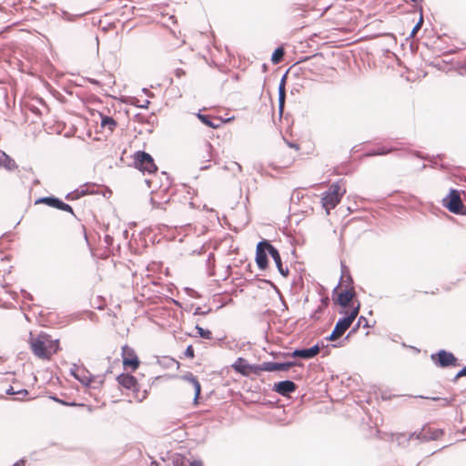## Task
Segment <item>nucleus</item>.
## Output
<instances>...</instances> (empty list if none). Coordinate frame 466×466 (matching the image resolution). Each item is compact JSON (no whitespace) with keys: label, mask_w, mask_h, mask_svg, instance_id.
Returning a JSON list of instances; mask_svg holds the SVG:
<instances>
[{"label":"nucleus","mask_w":466,"mask_h":466,"mask_svg":"<svg viewBox=\"0 0 466 466\" xmlns=\"http://www.w3.org/2000/svg\"><path fill=\"white\" fill-rule=\"evenodd\" d=\"M74 377L85 386H93L94 383H101L102 380L96 381V377L90 374L85 368H76L73 372Z\"/></svg>","instance_id":"nucleus-13"},{"label":"nucleus","mask_w":466,"mask_h":466,"mask_svg":"<svg viewBox=\"0 0 466 466\" xmlns=\"http://www.w3.org/2000/svg\"><path fill=\"white\" fill-rule=\"evenodd\" d=\"M296 389V384L291 380H283L274 385V390L282 396H287L294 392Z\"/></svg>","instance_id":"nucleus-17"},{"label":"nucleus","mask_w":466,"mask_h":466,"mask_svg":"<svg viewBox=\"0 0 466 466\" xmlns=\"http://www.w3.org/2000/svg\"><path fill=\"white\" fill-rule=\"evenodd\" d=\"M422 22H423V20H422V18H420V21L418 22V24L414 26L412 33H411L412 36L415 35L417 31L420 28Z\"/></svg>","instance_id":"nucleus-28"},{"label":"nucleus","mask_w":466,"mask_h":466,"mask_svg":"<svg viewBox=\"0 0 466 466\" xmlns=\"http://www.w3.org/2000/svg\"><path fill=\"white\" fill-rule=\"evenodd\" d=\"M184 355L186 358L190 359V360L195 358L194 349L191 345L187 346V348L186 349V350L184 352Z\"/></svg>","instance_id":"nucleus-26"},{"label":"nucleus","mask_w":466,"mask_h":466,"mask_svg":"<svg viewBox=\"0 0 466 466\" xmlns=\"http://www.w3.org/2000/svg\"><path fill=\"white\" fill-rule=\"evenodd\" d=\"M271 257L274 259V261H275V263L277 265V268H278L279 271L280 272V274L282 276H284V277H288L289 271L288 268H284L283 267L280 255H279V253L277 248H272V255H271Z\"/></svg>","instance_id":"nucleus-19"},{"label":"nucleus","mask_w":466,"mask_h":466,"mask_svg":"<svg viewBox=\"0 0 466 466\" xmlns=\"http://www.w3.org/2000/svg\"><path fill=\"white\" fill-rule=\"evenodd\" d=\"M198 118L206 126L212 128H219L224 123L231 120V118L222 119L218 116H211L208 115L198 114Z\"/></svg>","instance_id":"nucleus-15"},{"label":"nucleus","mask_w":466,"mask_h":466,"mask_svg":"<svg viewBox=\"0 0 466 466\" xmlns=\"http://www.w3.org/2000/svg\"><path fill=\"white\" fill-rule=\"evenodd\" d=\"M289 147H292V148H295L296 150H299V147L296 144H289Z\"/></svg>","instance_id":"nucleus-33"},{"label":"nucleus","mask_w":466,"mask_h":466,"mask_svg":"<svg viewBox=\"0 0 466 466\" xmlns=\"http://www.w3.org/2000/svg\"><path fill=\"white\" fill-rule=\"evenodd\" d=\"M279 107L282 108L285 102V84L284 80H282V83L279 86Z\"/></svg>","instance_id":"nucleus-25"},{"label":"nucleus","mask_w":466,"mask_h":466,"mask_svg":"<svg viewBox=\"0 0 466 466\" xmlns=\"http://www.w3.org/2000/svg\"><path fill=\"white\" fill-rule=\"evenodd\" d=\"M320 351L318 345H315L309 349L295 350L293 352L286 353V357L301 358V359H312L317 356Z\"/></svg>","instance_id":"nucleus-14"},{"label":"nucleus","mask_w":466,"mask_h":466,"mask_svg":"<svg viewBox=\"0 0 466 466\" xmlns=\"http://www.w3.org/2000/svg\"><path fill=\"white\" fill-rule=\"evenodd\" d=\"M362 323H364L363 325H364L365 327H367V326H368V321H367L366 318H364V317H362V316H361V317L359 319V320H358L357 326H356V327H355V328H354V329L350 332V334H351L352 332H355Z\"/></svg>","instance_id":"nucleus-27"},{"label":"nucleus","mask_w":466,"mask_h":466,"mask_svg":"<svg viewBox=\"0 0 466 466\" xmlns=\"http://www.w3.org/2000/svg\"><path fill=\"white\" fill-rule=\"evenodd\" d=\"M29 346L33 354L43 360H50L60 350V342L57 339L45 332L37 335L30 334Z\"/></svg>","instance_id":"nucleus-1"},{"label":"nucleus","mask_w":466,"mask_h":466,"mask_svg":"<svg viewBox=\"0 0 466 466\" xmlns=\"http://www.w3.org/2000/svg\"><path fill=\"white\" fill-rule=\"evenodd\" d=\"M35 204L36 205L37 204H46L49 207H52V208H57V209L63 210V211H66V212H69L72 214L74 213L71 206L64 203L63 201H61L60 199H58L55 197H45V198H38L37 200H35Z\"/></svg>","instance_id":"nucleus-12"},{"label":"nucleus","mask_w":466,"mask_h":466,"mask_svg":"<svg viewBox=\"0 0 466 466\" xmlns=\"http://www.w3.org/2000/svg\"><path fill=\"white\" fill-rule=\"evenodd\" d=\"M461 211L459 214H461V215H466V206L463 205L462 208H460Z\"/></svg>","instance_id":"nucleus-32"},{"label":"nucleus","mask_w":466,"mask_h":466,"mask_svg":"<svg viewBox=\"0 0 466 466\" xmlns=\"http://www.w3.org/2000/svg\"><path fill=\"white\" fill-rule=\"evenodd\" d=\"M122 362L125 370H130L136 371L140 365V360L135 352V350L128 345L122 347Z\"/></svg>","instance_id":"nucleus-7"},{"label":"nucleus","mask_w":466,"mask_h":466,"mask_svg":"<svg viewBox=\"0 0 466 466\" xmlns=\"http://www.w3.org/2000/svg\"><path fill=\"white\" fill-rule=\"evenodd\" d=\"M134 164L136 168L148 174L155 173L157 170V167L155 164L153 157L145 151H137L135 154Z\"/></svg>","instance_id":"nucleus-5"},{"label":"nucleus","mask_w":466,"mask_h":466,"mask_svg":"<svg viewBox=\"0 0 466 466\" xmlns=\"http://www.w3.org/2000/svg\"><path fill=\"white\" fill-rule=\"evenodd\" d=\"M0 165L3 166L9 171L15 170L17 168V165L15 161L7 156L5 152L0 154Z\"/></svg>","instance_id":"nucleus-18"},{"label":"nucleus","mask_w":466,"mask_h":466,"mask_svg":"<svg viewBox=\"0 0 466 466\" xmlns=\"http://www.w3.org/2000/svg\"><path fill=\"white\" fill-rule=\"evenodd\" d=\"M466 375V367H464L459 373L457 374V378L462 377Z\"/></svg>","instance_id":"nucleus-30"},{"label":"nucleus","mask_w":466,"mask_h":466,"mask_svg":"<svg viewBox=\"0 0 466 466\" xmlns=\"http://www.w3.org/2000/svg\"><path fill=\"white\" fill-rule=\"evenodd\" d=\"M182 380L192 385L194 389V405L197 406L198 404V399L201 393V385L198 380L191 372L185 374L182 377Z\"/></svg>","instance_id":"nucleus-16"},{"label":"nucleus","mask_w":466,"mask_h":466,"mask_svg":"<svg viewBox=\"0 0 466 466\" xmlns=\"http://www.w3.org/2000/svg\"><path fill=\"white\" fill-rule=\"evenodd\" d=\"M258 368L259 369V373L261 371H277L279 370V363L277 362H264L261 365H258Z\"/></svg>","instance_id":"nucleus-21"},{"label":"nucleus","mask_w":466,"mask_h":466,"mask_svg":"<svg viewBox=\"0 0 466 466\" xmlns=\"http://www.w3.org/2000/svg\"><path fill=\"white\" fill-rule=\"evenodd\" d=\"M232 369L236 372L246 377L251 374L259 375V369L258 368V365L248 364V361L243 358H238L232 364Z\"/></svg>","instance_id":"nucleus-8"},{"label":"nucleus","mask_w":466,"mask_h":466,"mask_svg":"<svg viewBox=\"0 0 466 466\" xmlns=\"http://www.w3.org/2000/svg\"><path fill=\"white\" fill-rule=\"evenodd\" d=\"M431 360L440 367L456 366L457 359L451 352L441 350L431 355Z\"/></svg>","instance_id":"nucleus-10"},{"label":"nucleus","mask_w":466,"mask_h":466,"mask_svg":"<svg viewBox=\"0 0 466 466\" xmlns=\"http://www.w3.org/2000/svg\"><path fill=\"white\" fill-rule=\"evenodd\" d=\"M175 75L177 77H181L186 75V72L182 68H177L175 71Z\"/></svg>","instance_id":"nucleus-29"},{"label":"nucleus","mask_w":466,"mask_h":466,"mask_svg":"<svg viewBox=\"0 0 466 466\" xmlns=\"http://www.w3.org/2000/svg\"><path fill=\"white\" fill-rule=\"evenodd\" d=\"M294 366H302V364L299 363V362H296V361L279 363V370L287 371V370H289L290 368H292Z\"/></svg>","instance_id":"nucleus-24"},{"label":"nucleus","mask_w":466,"mask_h":466,"mask_svg":"<svg viewBox=\"0 0 466 466\" xmlns=\"http://www.w3.org/2000/svg\"><path fill=\"white\" fill-rule=\"evenodd\" d=\"M356 292L353 286L349 285L343 288L341 285L336 287L333 290V300L343 309H351L352 307L360 303L355 299Z\"/></svg>","instance_id":"nucleus-4"},{"label":"nucleus","mask_w":466,"mask_h":466,"mask_svg":"<svg viewBox=\"0 0 466 466\" xmlns=\"http://www.w3.org/2000/svg\"><path fill=\"white\" fill-rule=\"evenodd\" d=\"M360 309V303H357L356 306L352 307L351 309H345L340 311V313L345 314V317L339 319L335 325V328L329 337H328V340L334 341L339 339L347 329H350L352 322L358 317Z\"/></svg>","instance_id":"nucleus-3"},{"label":"nucleus","mask_w":466,"mask_h":466,"mask_svg":"<svg viewBox=\"0 0 466 466\" xmlns=\"http://www.w3.org/2000/svg\"><path fill=\"white\" fill-rule=\"evenodd\" d=\"M117 127L116 121L108 116L101 115V127L107 129L109 132H113Z\"/></svg>","instance_id":"nucleus-20"},{"label":"nucleus","mask_w":466,"mask_h":466,"mask_svg":"<svg viewBox=\"0 0 466 466\" xmlns=\"http://www.w3.org/2000/svg\"><path fill=\"white\" fill-rule=\"evenodd\" d=\"M444 206L452 213H460L463 203L456 189L451 190L449 196L444 199Z\"/></svg>","instance_id":"nucleus-9"},{"label":"nucleus","mask_w":466,"mask_h":466,"mask_svg":"<svg viewBox=\"0 0 466 466\" xmlns=\"http://www.w3.org/2000/svg\"><path fill=\"white\" fill-rule=\"evenodd\" d=\"M283 56H284V49L282 47H279L274 51V53L271 56V62L274 65H278L283 60Z\"/></svg>","instance_id":"nucleus-22"},{"label":"nucleus","mask_w":466,"mask_h":466,"mask_svg":"<svg viewBox=\"0 0 466 466\" xmlns=\"http://www.w3.org/2000/svg\"><path fill=\"white\" fill-rule=\"evenodd\" d=\"M116 381L120 387L133 392L137 391L138 382L136 377L129 373H121L116 377Z\"/></svg>","instance_id":"nucleus-11"},{"label":"nucleus","mask_w":466,"mask_h":466,"mask_svg":"<svg viewBox=\"0 0 466 466\" xmlns=\"http://www.w3.org/2000/svg\"><path fill=\"white\" fill-rule=\"evenodd\" d=\"M275 248L268 241L263 240L258 243L256 249V263L260 269H266L268 265V254L272 255Z\"/></svg>","instance_id":"nucleus-6"},{"label":"nucleus","mask_w":466,"mask_h":466,"mask_svg":"<svg viewBox=\"0 0 466 466\" xmlns=\"http://www.w3.org/2000/svg\"><path fill=\"white\" fill-rule=\"evenodd\" d=\"M196 329L198 331V334L199 337L206 339H212V332L208 329H204L203 328L197 326Z\"/></svg>","instance_id":"nucleus-23"},{"label":"nucleus","mask_w":466,"mask_h":466,"mask_svg":"<svg viewBox=\"0 0 466 466\" xmlns=\"http://www.w3.org/2000/svg\"><path fill=\"white\" fill-rule=\"evenodd\" d=\"M346 191L345 184L340 180L331 184L329 189L322 194L321 205L328 216L330 214V210L339 204Z\"/></svg>","instance_id":"nucleus-2"},{"label":"nucleus","mask_w":466,"mask_h":466,"mask_svg":"<svg viewBox=\"0 0 466 466\" xmlns=\"http://www.w3.org/2000/svg\"><path fill=\"white\" fill-rule=\"evenodd\" d=\"M189 466H203L200 461H193L189 464Z\"/></svg>","instance_id":"nucleus-31"}]
</instances>
